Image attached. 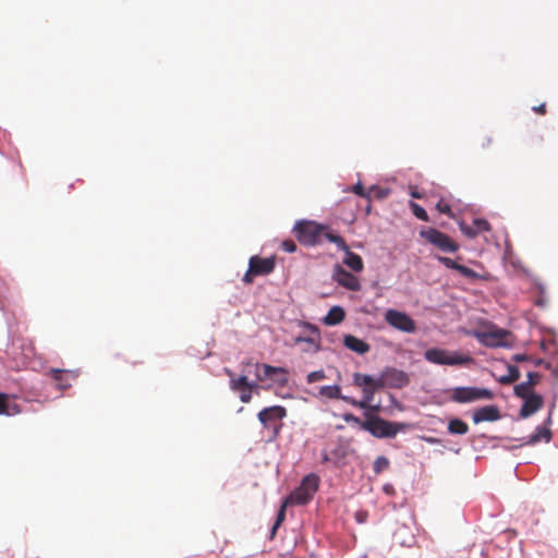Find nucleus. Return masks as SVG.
Instances as JSON below:
<instances>
[{
	"instance_id": "f257e3e1",
	"label": "nucleus",
	"mask_w": 558,
	"mask_h": 558,
	"mask_svg": "<svg viewBox=\"0 0 558 558\" xmlns=\"http://www.w3.org/2000/svg\"><path fill=\"white\" fill-rule=\"evenodd\" d=\"M366 416L367 418L361 423V427L376 438H393L398 433L411 428L409 423L390 422L378 415L366 414Z\"/></svg>"
},
{
	"instance_id": "f03ea898",
	"label": "nucleus",
	"mask_w": 558,
	"mask_h": 558,
	"mask_svg": "<svg viewBox=\"0 0 558 558\" xmlns=\"http://www.w3.org/2000/svg\"><path fill=\"white\" fill-rule=\"evenodd\" d=\"M426 361L438 365L463 366L473 363V357L457 351H448L439 348H432L425 351Z\"/></svg>"
},
{
	"instance_id": "7ed1b4c3",
	"label": "nucleus",
	"mask_w": 558,
	"mask_h": 558,
	"mask_svg": "<svg viewBox=\"0 0 558 558\" xmlns=\"http://www.w3.org/2000/svg\"><path fill=\"white\" fill-rule=\"evenodd\" d=\"M319 477L311 473L306 475L299 487H296L287 498L294 505H305L311 501L318 489Z\"/></svg>"
},
{
	"instance_id": "20e7f679",
	"label": "nucleus",
	"mask_w": 558,
	"mask_h": 558,
	"mask_svg": "<svg viewBox=\"0 0 558 558\" xmlns=\"http://www.w3.org/2000/svg\"><path fill=\"white\" fill-rule=\"evenodd\" d=\"M494 393L487 388L456 387L450 390V400L457 403H470L477 400H492Z\"/></svg>"
},
{
	"instance_id": "39448f33",
	"label": "nucleus",
	"mask_w": 558,
	"mask_h": 558,
	"mask_svg": "<svg viewBox=\"0 0 558 558\" xmlns=\"http://www.w3.org/2000/svg\"><path fill=\"white\" fill-rule=\"evenodd\" d=\"M420 236L441 252L454 253L459 250V244L456 241L435 228L421 230Z\"/></svg>"
},
{
	"instance_id": "423d86ee",
	"label": "nucleus",
	"mask_w": 558,
	"mask_h": 558,
	"mask_svg": "<svg viewBox=\"0 0 558 558\" xmlns=\"http://www.w3.org/2000/svg\"><path fill=\"white\" fill-rule=\"evenodd\" d=\"M324 231V226L314 221H300L294 227L296 239L305 245H315L319 243Z\"/></svg>"
},
{
	"instance_id": "0eeeda50",
	"label": "nucleus",
	"mask_w": 558,
	"mask_h": 558,
	"mask_svg": "<svg viewBox=\"0 0 558 558\" xmlns=\"http://www.w3.org/2000/svg\"><path fill=\"white\" fill-rule=\"evenodd\" d=\"M10 354L14 359H20L22 363L32 361L36 355L34 341L23 336L13 337Z\"/></svg>"
},
{
	"instance_id": "6e6552de",
	"label": "nucleus",
	"mask_w": 558,
	"mask_h": 558,
	"mask_svg": "<svg viewBox=\"0 0 558 558\" xmlns=\"http://www.w3.org/2000/svg\"><path fill=\"white\" fill-rule=\"evenodd\" d=\"M287 416V410L281 405H272L263 409L258 413V420L263 424V426L267 429H274L275 433H278L279 427L281 426V421Z\"/></svg>"
},
{
	"instance_id": "1a4fd4ad",
	"label": "nucleus",
	"mask_w": 558,
	"mask_h": 558,
	"mask_svg": "<svg viewBox=\"0 0 558 558\" xmlns=\"http://www.w3.org/2000/svg\"><path fill=\"white\" fill-rule=\"evenodd\" d=\"M385 320L397 330L412 333L416 330L415 322L407 314L397 310H388Z\"/></svg>"
},
{
	"instance_id": "9d476101",
	"label": "nucleus",
	"mask_w": 558,
	"mask_h": 558,
	"mask_svg": "<svg viewBox=\"0 0 558 558\" xmlns=\"http://www.w3.org/2000/svg\"><path fill=\"white\" fill-rule=\"evenodd\" d=\"M288 371L283 367L271 366L269 364H256V377L263 381L271 379L279 386L284 387L288 384Z\"/></svg>"
},
{
	"instance_id": "9b49d317",
	"label": "nucleus",
	"mask_w": 558,
	"mask_h": 558,
	"mask_svg": "<svg viewBox=\"0 0 558 558\" xmlns=\"http://www.w3.org/2000/svg\"><path fill=\"white\" fill-rule=\"evenodd\" d=\"M409 384L408 375L397 368H387L379 376L377 386L385 388H402Z\"/></svg>"
},
{
	"instance_id": "f8f14e48",
	"label": "nucleus",
	"mask_w": 558,
	"mask_h": 558,
	"mask_svg": "<svg viewBox=\"0 0 558 558\" xmlns=\"http://www.w3.org/2000/svg\"><path fill=\"white\" fill-rule=\"evenodd\" d=\"M337 283L350 291H360L361 283L356 276L343 269L341 266H337L332 276Z\"/></svg>"
},
{
	"instance_id": "ddd939ff",
	"label": "nucleus",
	"mask_w": 558,
	"mask_h": 558,
	"mask_svg": "<svg viewBox=\"0 0 558 558\" xmlns=\"http://www.w3.org/2000/svg\"><path fill=\"white\" fill-rule=\"evenodd\" d=\"M437 260L445 267H447L449 269L457 270L460 275H462L463 277H465L470 280H477V279L483 278L481 275H478L473 269L457 263L456 260L451 259L450 257L437 256Z\"/></svg>"
},
{
	"instance_id": "4468645a",
	"label": "nucleus",
	"mask_w": 558,
	"mask_h": 558,
	"mask_svg": "<svg viewBox=\"0 0 558 558\" xmlns=\"http://www.w3.org/2000/svg\"><path fill=\"white\" fill-rule=\"evenodd\" d=\"M248 265L251 267V272H255L258 276H266L272 272L275 268V258H262L259 256H252L250 258Z\"/></svg>"
},
{
	"instance_id": "2eb2a0df",
	"label": "nucleus",
	"mask_w": 558,
	"mask_h": 558,
	"mask_svg": "<svg viewBox=\"0 0 558 558\" xmlns=\"http://www.w3.org/2000/svg\"><path fill=\"white\" fill-rule=\"evenodd\" d=\"M500 417V412L495 405H485L480 408L473 413V421L475 424L481 422H494Z\"/></svg>"
},
{
	"instance_id": "dca6fc26",
	"label": "nucleus",
	"mask_w": 558,
	"mask_h": 558,
	"mask_svg": "<svg viewBox=\"0 0 558 558\" xmlns=\"http://www.w3.org/2000/svg\"><path fill=\"white\" fill-rule=\"evenodd\" d=\"M524 402L520 410V415L522 417H529L535 412H537L543 407V398L539 395H533L526 398H523Z\"/></svg>"
},
{
	"instance_id": "f3484780",
	"label": "nucleus",
	"mask_w": 558,
	"mask_h": 558,
	"mask_svg": "<svg viewBox=\"0 0 558 558\" xmlns=\"http://www.w3.org/2000/svg\"><path fill=\"white\" fill-rule=\"evenodd\" d=\"M549 425H551V414H549L548 417L546 418L545 425L538 426L536 428L535 433H533L530 436L527 444L534 445V444L539 442L541 440H545L546 442H549L553 437L551 430L548 427Z\"/></svg>"
},
{
	"instance_id": "a211bd4d",
	"label": "nucleus",
	"mask_w": 558,
	"mask_h": 558,
	"mask_svg": "<svg viewBox=\"0 0 558 558\" xmlns=\"http://www.w3.org/2000/svg\"><path fill=\"white\" fill-rule=\"evenodd\" d=\"M343 344L349 350L359 354H365L371 350V347L367 342L353 335H345L343 338Z\"/></svg>"
},
{
	"instance_id": "6ab92c4d",
	"label": "nucleus",
	"mask_w": 558,
	"mask_h": 558,
	"mask_svg": "<svg viewBox=\"0 0 558 558\" xmlns=\"http://www.w3.org/2000/svg\"><path fill=\"white\" fill-rule=\"evenodd\" d=\"M51 378L57 381L58 384V387L62 390L64 389H68L69 387H71V383L69 380V377L71 376L72 378H74L75 376L72 375L70 372L68 371H63V369H58V368H52L50 369L49 372Z\"/></svg>"
},
{
	"instance_id": "aec40b11",
	"label": "nucleus",
	"mask_w": 558,
	"mask_h": 558,
	"mask_svg": "<svg viewBox=\"0 0 558 558\" xmlns=\"http://www.w3.org/2000/svg\"><path fill=\"white\" fill-rule=\"evenodd\" d=\"M344 253H345V256L343 258V264L345 266H348L350 269H352L353 271H356V272L362 271L364 268V263H363L362 257L360 255L351 252L350 248L348 251H345Z\"/></svg>"
},
{
	"instance_id": "412c9836",
	"label": "nucleus",
	"mask_w": 558,
	"mask_h": 558,
	"mask_svg": "<svg viewBox=\"0 0 558 558\" xmlns=\"http://www.w3.org/2000/svg\"><path fill=\"white\" fill-rule=\"evenodd\" d=\"M345 317L344 310L341 306H332L324 318V324L335 326L340 324Z\"/></svg>"
},
{
	"instance_id": "4be33fe9",
	"label": "nucleus",
	"mask_w": 558,
	"mask_h": 558,
	"mask_svg": "<svg viewBox=\"0 0 558 558\" xmlns=\"http://www.w3.org/2000/svg\"><path fill=\"white\" fill-rule=\"evenodd\" d=\"M378 383H379V377L378 378H374L371 375L361 374V373H355L353 375V384L356 387H360L361 389L362 388H366V387H371V386L378 387L377 386Z\"/></svg>"
},
{
	"instance_id": "5701e85b",
	"label": "nucleus",
	"mask_w": 558,
	"mask_h": 558,
	"mask_svg": "<svg viewBox=\"0 0 558 558\" xmlns=\"http://www.w3.org/2000/svg\"><path fill=\"white\" fill-rule=\"evenodd\" d=\"M19 412L17 404L11 403L9 396L0 392V414L14 415Z\"/></svg>"
},
{
	"instance_id": "b1692460",
	"label": "nucleus",
	"mask_w": 558,
	"mask_h": 558,
	"mask_svg": "<svg viewBox=\"0 0 558 558\" xmlns=\"http://www.w3.org/2000/svg\"><path fill=\"white\" fill-rule=\"evenodd\" d=\"M448 432L452 435H465L469 432V425L460 418H452L448 423Z\"/></svg>"
},
{
	"instance_id": "393cba45",
	"label": "nucleus",
	"mask_w": 558,
	"mask_h": 558,
	"mask_svg": "<svg viewBox=\"0 0 558 558\" xmlns=\"http://www.w3.org/2000/svg\"><path fill=\"white\" fill-rule=\"evenodd\" d=\"M289 505H294L292 501H288V498H286L277 513V519L271 527V537L275 536L277 530L281 525V523L284 521L286 518V509Z\"/></svg>"
},
{
	"instance_id": "a878e982",
	"label": "nucleus",
	"mask_w": 558,
	"mask_h": 558,
	"mask_svg": "<svg viewBox=\"0 0 558 558\" xmlns=\"http://www.w3.org/2000/svg\"><path fill=\"white\" fill-rule=\"evenodd\" d=\"M521 374L517 366L509 365L508 366V374L504 375L499 378V383L502 385H509L514 381H517L520 378Z\"/></svg>"
},
{
	"instance_id": "bb28decb",
	"label": "nucleus",
	"mask_w": 558,
	"mask_h": 558,
	"mask_svg": "<svg viewBox=\"0 0 558 558\" xmlns=\"http://www.w3.org/2000/svg\"><path fill=\"white\" fill-rule=\"evenodd\" d=\"M319 395L327 399H340L341 388L338 385L323 386L319 389Z\"/></svg>"
},
{
	"instance_id": "cd10ccee",
	"label": "nucleus",
	"mask_w": 558,
	"mask_h": 558,
	"mask_svg": "<svg viewBox=\"0 0 558 558\" xmlns=\"http://www.w3.org/2000/svg\"><path fill=\"white\" fill-rule=\"evenodd\" d=\"M256 387H257L256 384L248 383L246 376H240L236 379H234V378L231 379V388L234 391H242L245 388H256Z\"/></svg>"
},
{
	"instance_id": "c85d7f7f",
	"label": "nucleus",
	"mask_w": 558,
	"mask_h": 558,
	"mask_svg": "<svg viewBox=\"0 0 558 558\" xmlns=\"http://www.w3.org/2000/svg\"><path fill=\"white\" fill-rule=\"evenodd\" d=\"M532 389L531 383L524 381L514 387V393L517 397L523 399L534 395Z\"/></svg>"
},
{
	"instance_id": "c756f323",
	"label": "nucleus",
	"mask_w": 558,
	"mask_h": 558,
	"mask_svg": "<svg viewBox=\"0 0 558 558\" xmlns=\"http://www.w3.org/2000/svg\"><path fill=\"white\" fill-rule=\"evenodd\" d=\"M378 389H381V387L371 386V387L362 388L363 398H362L361 402H365V409L371 408L369 403L373 401L375 392Z\"/></svg>"
},
{
	"instance_id": "7c9ffc66",
	"label": "nucleus",
	"mask_w": 558,
	"mask_h": 558,
	"mask_svg": "<svg viewBox=\"0 0 558 558\" xmlns=\"http://www.w3.org/2000/svg\"><path fill=\"white\" fill-rule=\"evenodd\" d=\"M389 466V460L384 457V456H380V457H377L376 460L374 461V464H373V470L375 472V474H380L381 472H384L385 470H387Z\"/></svg>"
},
{
	"instance_id": "2f4dec72",
	"label": "nucleus",
	"mask_w": 558,
	"mask_h": 558,
	"mask_svg": "<svg viewBox=\"0 0 558 558\" xmlns=\"http://www.w3.org/2000/svg\"><path fill=\"white\" fill-rule=\"evenodd\" d=\"M410 206H411L412 213L414 214V216L417 219L423 220V221L429 220V217H428L426 210L423 207H421L418 204L411 202Z\"/></svg>"
},
{
	"instance_id": "473e14b6",
	"label": "nucleus",
	"mask_w": 558,
	"mask_h": 558,
	"mask_svg": "<svg viewBox=\"0 0 558 558\" xmlns=\"http://www.w3.org/2000/svg\"><path fill=\"white\" fill-rule=\"evenodd\" d=\"M473 226L475 231H477V235L482 232H486L490 230V225L487 220L482 218H476L473 220Z\"/></svg>"
},
{
	"instance_id": "72a5a7b5",
	"label": "nucleus",
	"mask_w": 558,
	"mask_h": 558,
	"mask_svg": "<svg viewBox=\"0 0 558 558\" xmlns=\"http://www.w3.org/2000/svg\"><path fill=\"white\" fill-rule=\"evenodd\" d=\"M325 378H326L325 372L320 369V371L311 372L306 377V381L308 384H313V383L323 380Z\"/></svg>"
},
{
	"instance_id": "f704fd0d",
	"label": "nucleus",
	"mask_w": 558,
	"mask_h": 558,
	"mask_svg": "<svg viewBox=\"0 0 558 558\" xmlns=\"http://www.w3.org/2000/svg\"><path fill=\"white\" fill-rule=\"evenodd\" d=\"M459 227H460L461 232L463 234H465L468 238L473 239V238L477 236V231H475L474 226H469L464 222H461L459 225Z\"/></svg>"
},
{
	"instance_id": "c9c22d12",
	"label": "nucleus",
	"mask_w": 558,
	"mask_h": 558,
	"mask_svg": "<svg viewBox=\"0 0 558 558\" xmlns=\"http://www.w3.org/2000/svg\"><path fill=\"white\" fill-rule=\"evenodd\" d=\"M295 342L296 343H300V342H305L310 345V348L312 349V351L314 352H317L319 350V343L316 342L314 339L312 338H305V337H298L295 339Z\"/></svg>"
},
{
	"instance_id": "e433bc0d",
	"label": "nucleus",
	"mask_w": 558,
	"mask_h": 558,
	"mask_svg": "<svg viewBox=\"0 0 558 558\" xmlns=\"http://www.w3.org/2000/svg\"><path fill=\"white\" fill-rule=\"evenodd\" d=\"M352 192L355 193L359 196H362V197H365V198H368V199L371 198V190L368 192H366L361 182H357L352 187Z\"/></svg>"
},
{
	"instance_id": "4c0bfd02",
	"label": "nucleus",
	"mask_w": 558,
	"mask_h": 558,
	"mask_svg": "<svg viewBox=\"0 0 558 558\" xmlns=\"http://www.w3.org/2000/svg\"><path fill=\"white\" fill-rule=\"evenodd\" d=\"M436 208L439 213L448 215L449 217H452L451 206L448 203H445L444 201H439L436 205Z\"/></svg>"
},
{
	"instance_id": "58836bf2",
	"label": "nucleus",
	"mask_w": 558,
	"mask_h": 558,
	"mask_svg": "<svg viewBox=\"0 0 558 558\" xmlns=\"http://www.w3.org/2000/svg\"><path fill=\"white\" fill-rule=\"evenodd\" d=\"M345 454H347L345 449L342 446H340V447H338V448H336L335 450L331 451V456H332V459H333L335 463H337L342 458H344Z\"/></svg>"
},
{
	"instance_id": "ea45409f",
	"label": "nucleus",
	"mask_w": 558,
	"mask_h": 558,
	"mask_svg": "<svg viewBox=\"0 0 558 558\" xmlns=\"http://www.w3.org/2000/svg\"><path fill=\"white\" fill-rule=\"evenodd\" d=\"M340 399L353 407H356L360 409H365V402H361V400H355L351 397H347V396H342V395H341Z\"/></svg>"
},
{
	"instance_id": "a19ab883",
	"label": "nucleus",
	"mask_w": 558,
	"mask_h": 558,
	"mask_svg": "<svg viewBox=\"0 0 558 558\" xmlns=\"http://www.w3.org/2000/svg\"><path fill=\"white\" fill-rule=\"evenodd\" d=\"M331 243H335L337 247L343 252L349 250V246L347 245L344 239L338 234V236L331 239Z\"/></svg>"
},
{
	"instance_id": "79ce46f5",
	"label": "nucleus",
	"mask_w": 558,
	"mask_h": 558,
	"mask_svg": "<svg viewBox=\"0 0 558 558\" xmlns=\"http://www.w3.org/2000/svg\"><path fill=\"white\" fill-rule=\"evenodd\" d=\"M281 248L288 253H294L296 251V244L292 240H284L281 243Z\"/></svg>"
},
{
	"instance_id": "37998d69",
	"label": "nucleus",
	"mask_w": 558,
	"mask_h": 558,
	"mask_svg": "<svg viewBox=\"0 0 558 558\" xmlns=\"http://www.w3.org/2000/svg\"><path fill=\"white\" fill-rule=\"evenodd\" d=\"M374 194L378 198H385L388 195V191L381 187L373 185L371 187V195Z\"/></svg>"
},
{
	"instance_id": "c03bdc74",
	"label": "nucleus",
	"mask_w": 558,
	"mask_h": 558,
	"mask_svg": "<svg viewBox=\"0 0 558 558\" xmlns=\"http://www.w3.org/2000/svg\"><path fill=\"white\" fill-rule=\"evenodd\" d=\"M541 374L539 373H536V372H529L527 373V383H531V386L534 387L535 385H537L541 380Z\"/></svg>"
},
{
	"instance_id": "a18cd8bd",
	"label": "nucleus",
	"mask_w": 558,
	"mask_h": 558,
	"mask_svg": "<svg viewBox=\"0 0 558 558\" xmlns=\"http://www.w3.org/2000/svg\"><path fill=\"white\" fill-rule=\"evenodd\" d=\"M254 388H245L244 390L242 391H239L240 392V400L244 403H247L251 401L252 399V391H253Z\"/></svg>"
},
{
	"instance_id": "49530a36",
	"label": "nucleus",
	"mask_w": 558,
	"mask_h": 558,
	"mask_svg": "<svg viewBox=\"0 0 558 558\" xmlns=\"http://www.w3.org/2000/svg\"><path fill=\"white\" fill-rule=\"evenodd\" d=\"M255 272H251V267L248 266L247 271L243 276V282L246 284H251L254 281V277H256Z\"/></svg>"
},
{
	"instance_id": "de8ad7c7",
	"label": "nucleus",
	"mask_w": 558,
	"mask_h": 558,
	"mask_svg": "<svg viewBox=\"0 0 558 558\" xmlns=\"http://www.w3.org/2000/svg\"><path fill=\"white\" fill-rule=\"evenodd\" d=\"M344 421L347 423H350V422H353V423H356L359 425H361V423H363L359 417L354 416L353 414H345L343 416Z\"/></svg>"
},
{
	"instance_id": "09e8293b",
	"label": "nucleus",
	"mask_w": 558,
	"mask_h": 558,
	"mask_svg": "<svg viewBox=\"0 0 558 558\" xmlns=\"http://www.w3.org/2000/svg\"><path fill=\"white\" fill-rule=\"evenodd\" d=\"M329 242H331V239L338 236V234L329 231L327 228L324 227V231H323V234Z\"/></svg>"
},
{
	"instance_id": "8fccbe9b",
	"label": "nucleus",
	"mask_w": 558,
	"mask_h": 558,
	"mask_svg": "<svg viewBox=\"0 0 558 558\" xmlns=\"http://www.w3.org/2000/svg\"><path fill=\"white\" fill-rule=\"evenodd\" d=\"M512 360L517 363H520V362L529 361L530 356H527L526 354H514Z\"/></svg>"
},
{
	"instance_id": "3c124183",
	"label": "nucleus",
	"mask_w": 558,
	"mask_h": 558,
	"mask_svg": "<svg viewBox=\"0 0 558 558\" xmlns=\"http://www.w3.org/2000/svg\"><path fill=\"white\" fill-rule=\"evenodd\" d=\"M533 111L538 114H545L546 113V105L541 104L539 106L533 107Z\"/></svg>"
},
{
	"instance_id": "603ef678",
	"label": "nucleus",
	"mask_w": 558,
	"mask_h": 558,
	"mask_svg": "<svg viewBox=\"0 0 558 558\" xmlns=\"http://www.w3.org/2000/svg\"><path fill=\"white\" fill-rule=\"evenodd\" d=\"M366 515H367V514H366V512L359 511V512L356 513V520H357L360 523H363V522H365V520H366Z\"/></svg>"
},
{
	"instance_id": "864d4df0",
	"label": "nucleus",
	"mask_w": 558,
	"mask_h": 558,
	"mask_svg": "<svg viewBox=\"0 0 558 558\" xmlns=\"http://www.w3.org/2000/svg\"><path fill=\"white\" fill-rule=\"evenodd\" d=\"M329 461H333L331 452L330 453H326V452L323 453V462H329Z\"/></svg>"
},
{
	"instance_id": "5fc2aeb1",
	"label": "nucleus",
	"mask_w": 558,
	"mask_h": 558,
	"mask_svg": "<svg viewBox=\"0 0 558 558\" xmlns=\"http://www.w3.org/2000/svg\"><path fill=\"white\" fill-rule=\"evenodd\" d=\"M411 195H412V197H414V198H421V197H422V196H421V194H420L418 192H416V191H413V192L411 193Z\"/></svg>"
},
{
	"instance_id": "6e6d98bb",
	"label": "nucleus",
	"mask_w": 558,
	"mask_h": 558,
	"mask_svg": "<svg viewBox=\"0 0 558 558\" xmlns=\"http://www.w3.org/2000/svg\"><path fill=\"white\" fill-rule=\"evenodd\" d=\"M490 344H492V345H499V344H501V341H500V340H493V341L490 342Z\"/></svg>"
},
{
	"instance_id": "4d7b16f0",
	"label": "nucleus",
	"mask_w": 558,
	"mask_h": 558,
	"mask_svg": "<svg viewBox=\"0 0 558 558\" xmlns=\"http://www.w3.org/2000/svg\"><path fill=\"white\" fill-rule=\"evenodd\" d=\"M489 338H492V339L497 338V333H492V335L489 336Z\"/></svg>"
},
{
	"instance_id": "13d9d810",
	"label": "nucleus",
	"mask_w": 558,
	"mask_h": 558,
	"mask_svg": "<svg viewBox=\"0 0 558 558\" xmlns=\"http://www.w3.org/2000/svg\"><path fill=\"white\" fill-rule=\"evenodd\" d=\"M371 409L374 410V411H377L378 407H372Z\"/></svg>"
}]
</instances>
